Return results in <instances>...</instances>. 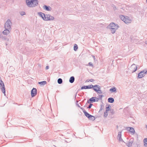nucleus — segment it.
<instances>
[{
	"label": "nucleus",
	"instance_id": "nucleus-1",
	"mask_svg": "<svg viewBox=\"0 0 147 147\" xmlns=\"http://www.w3.org/2000/svg\"><path fill=\"white\" fill-rule=\"evenodd\" d=\"M108 27L113 34L114 33L116 30L119 28V26L117 24H115L113 22L111 23Z\"/></svg>",
	"mask_w": 147,
	"mask_h": 147
},
{
	"label": "nucleus",
	"instance_id": "nucleus-2",
	"mask_svg": "<svg viewBox=\"0 0 147 147\" xmlns=\"http://www.w3.org/2000/svg\"><path fill=\"white\" fill-rule=\"evenodd\" d=\"M146 74H147V69H145L141 71L138 74V78H141L144 77Z\"/></svg>",
	"mask_w": 147,
	"mask_h": 147
},
{
	"label": "nucleus",
	"instance_id": "nucleus-3",
	"mask_svg": "<svg viewBox=\"0 0 147 147\" xmlns=\"http://www.w3.org/2000/svg\"><path fill=\"white\" fill-rule=\"evenodd\" d=\"M0 88L2 92L4 93V95H5V89L4 84L1 79L0 80Z\"/></svg>",
	"mask_w": 147,
	"mask_h": 147
},
{
	"label": "nucleus",
	"instance_id": "nucleus-4",
	"mask_svg": "<svg viewBox=\"0 0 147 147\" xmlns=\"http://www.w3.org/2000/svg\"><path fill=\"white\" fill-rule=\"evenodd\" d=\"M44 17L45 21L53 20L54 19V17L49 14H44Z\"/></svg>",
	"mask_w": 147,
	"mask_h": 147
},
{
	"label": "nucleus",
	"instance_id": "nucleus-5",
	"mask_svg": "<svg viewBox=\"0 0 147 147\" xmlns=\"http://www.w3.org/2000/svg\"><path fill=\"white\" fill-rule=\"evenodd\" d=\"M11 24L12 23L10 20L9 19H8L5 24V28L11 30Z\"/></svg>",
	"mask_w": 147,
	"mask_h": 147
},
{
	"label": "nucleus",
	"instance_id": "nucleus-6",
	"mask_svg": "<svg viewBox=\"0 0 147 147\" xmlns=\"http://www.w3.org/2000/svg\"><path fill=\"white\" fill-rule=\"evenodd\" d=\"M137 69V67L134 64H133L129 68V69L130 71L132 73H133L136 71Z\"/></svg>",
	"mask_w": 147,
	"mask_h": 147
},
{
	"label": "nucleus",
	"instance_id": "nucleus-7",
	"mask_svg": "<svg viewBox=\"0 0 147 147\" xmlns=\"http://www.w3.org/2000/svg\"><path fill=\"white\" fill-rule=\"evenodd\" d=\"M95 86H96V87L93 88V90L96 92L98 93L102 94V91L100 90V86L98 85H95Z\"/></svg>",
	"mask_w": 147,
	"mask_h": 147
},
{
	"label": "nucleus",
	"instance_id": "nucleus-8",
	"mask_svg": "<svg viewBox=\"0 0 147 147\" xmlns=\"http://www.w3.org/2000/svg\"><path fill=\"white\" fill-rule=\"evenodd\" d=\"M97 86H93L91 84L88 86H82L81 88V89H91L92 88H93H93L94 87H96Z\"/></svg>",
	"mask_w": 147,
	"mask_h": 147
},
{
	"label": "nucleus",
	"instance_id": "nucleus-9",
	"mask_svg": "<svg viewBox=\"0 0 147 147\" xmlns=\"http://www.w3.org/2000/svg\"><path fill=\"white\" fill-rule=\"evenodd\" d=\"M37 94V90L35 88H33L31 91V95L32 97L35 96Z\"/></svg>",
	"mask_w": 147,
	"mask_h": 147
},
{
	"label": "nucleus",
	"instance_id": "nucleus-10",
	"mask_svg": "<svg viewBox=\"0 0 147 147\" xmlns=\"http://www.w3.org/2000/svg\"><path fill=\"white\" fill-rule=\"evenodd\" d=\"M126 129L127 131H129L131 134L133 135L134 134L135 131L133 128L132 127H127L126 128Z\"/></svg>",
	"mask_w": 147,
	"mask_h": 147
},
{
	"label": "nucleus",
	"instance_id": "nucleus-11",
	"mask_svg": "<svg viewBox=\"0 0 147 147\" xmlns=\"http://www.w3.org/2000/svg\"><path fill=\"white\" fill-rule=\"evenodd\" d=\"M32 2L31 3L32 7H34L37 6L38 3V1L37 0H32Z\"/></svg>",
	"mask_w": 147,
	"mask_h": 147
},
{
	"label": "nucleus",
	"instance_id": "nucleus-12",
	"mask_svg": "<svg viewBox=\"0 0 147 147\" xmlns=\"http://www.w3.org/2000/svg\"><path fill=\"white\" fill-rule=\"evenodd\" d=\"M134 142V139L133 138H131L129 140L128 143L126 144L127 146L129 147H131L132 146V144Z\"/></svg>",
	"mask_w": 147,
	"mask_h": 147
},
{
	"label": "nucleus",
	"instance_id": "nucleus-13",
	"mask_svg": "<svg viewBox=\"0 0 147 147\" xmlns=\"http://www.w3.org/2000/svg\"><path fill=\"white\" fill-rule=\"evenodd\" d=\"M121 131H120L118 132V135L117 136V138H118V139L119 141H123V139L121 138Z\"/></svg>",
	"mask_w": 147,
	"mask_h": 147
},
{
	"label": "nucleus",
	"instance_id": "nucleus-14",
	"mask_svg": "<svg viewBox=\"0 0 147 147\" xmlns=\"http://www.w3.org/2000/svg\"><path fill=\"white\" fill-rule=\"evenodd\" d=\"M95 98L96 97H92L90 98L89 100H88L87 101V103H90V102H95Z\"/></svg>",
	"mask_w": 147,
	"mask_h": 147
},
{
	"label": "nucleus",
	"instance_id": "nucleus-15",
	"mask_svg": "<svg viewBox=\"0 0 147 147\" xmlns=\"http://www.w3.org/2000/svg\"><path fill=\"white\" fill-rule=\"evenodd\" d=\"M5 29L3 32V33L4 35H7L10 33L11 30L10 29H7V28Z\"/></svg>",
	"mask_w": 147,
	"mask_h": 147
},
{
	"label": "nucleus",
	"instance_id": "nucleus-16",
	"mask_svg": "<svg viewBox=\"0 0 147 147\" xmlns=\"http://www.w3.org/2000/svg\"><path fill=\"white\" fill-rule=\"evenodd\" d=\"M124 22L126 24L130 23L131 22V20L128 17L126 16L125 18Z\"/></svg>",
	"mask_w": 147,
	"mask_h": 147
},
{
	"label": "nucleus",
	"instance_id": "nucleus-17",
	"mask_svg": "<svg viewBox=\"0 0 147 147\" xmlns=\"http://www.w3.org/2000/svg\"><path fill=\"white\" fill-rule=\"evenodd\" d=\"M32 2V0H26V3L27 5L30 7H32L31 3Z\"/></svg>",
	"mask_w": 147,
	"mask_h": 147
},
{
	"label": "nucleus",
	"instance_id": "nucleus-18",
	"mask_svg": "<svg viewBox=\"0 0 147 147\" xmlns=\"http://www.w3.org/2000/svg\"><path fill=\"white\" fill-rule=\"evenodd\" d=\"M44 9H45L47 11H50L51 9V7L48 6L44 5L43 7Z\"/></svg>",
	"mask_w": 147,
	"mask_h": 147
},
{
	"label": "nucleus",
	"instance_id": "nucleus-19",
	"mask_svg": "<svg viewBox=\"0 0 147 147\" xmlns=\"http://www.w3.org/2000/svg\"><path fill=\"white\" fill-rule=\"evenodd\" d=\"M38 14L39 16L41 17L42 18L43 20H44V14H45V13L41 12H39L38 13Z\"/></svg>",
	"mask_w": 147,
	"mask_h": 147
},
{
	"label": "nucleus",
	"instance_id": "nucleus-20",
	"mask_svg": "<svg viewBox=\"0 0 147 147\" xmlns=\"http://www.w3.org/2000/svg\"><path fill=\"white\" fill-rule=\"evenodd\" d=\"M75 80V78L74 76H71V77L69 80V82L71 83H73Z\"/></svg>",
	"mask_w": 147,
	"mask_h": 147
},
{
	"label": "nucleus",
	"instance_id": "nucleus-21",
	"mask_svg": "<svg viewBox=\"0 0 147 147\" xmlns=\"http://www.w3.org/2000/svg\"><path fill=\"white\" fill-rule=\"evenodd\" d=\"M114 99L111 97L109 98L108 99V102L111 103H113L114 102Z\"/></svg>",
	"mask_w": 147,
	"mask_h": 147
},
{
	"label": "nucleus",
	"instance_id": "nucleus-22",
	"mask_svg": "<svg viewBox=\"0 0 147 147\" xmlns=\"http://www.w3.org/2000/svg\"><path fill=\"white\" fill-rule=\"evenodd\" d=\"M109 91L112 92H116V88L115 87H112L110 90Z\"/></svg>",
	"mask_w": 147,
	"mask_h": 147
},
{
	"label": "nucleus",
	"instance_id": "nucleus-23",
	"mask_svg": "<svg viewBox=\"0 0 147 147\" xmlns=\"http://www.w3.org/2000/svg\"><path fill=\"white\" fill-rule=\"evenodd\" d=\"M84 114L88 118L91 115L89 114L88 113H87L86 110H84Z\"/></svg>",
	"mask_w": 147,
	"mask_h": 147
},
{
	"label": "nucleus",
	"instance_id": "nucleus-24",
	"mask_svg": "<svg viewBox=\"0 0 147 147\" xmlns=\"http://www.w3.org/2000/svg\"><path fill=\"white\" fill-rule=\"evenodd\" d=\"M88 118L89 120H92V121L95 120V117L91 115Z\"/></svg>",
	"mask_w": 147,
	"mask_h": 147
},
{
	"label": "nucleus",
	"instance_id": "nucleus-25",
	"mask_svg": "<svg viewBox=\"0 0 147 147\" xmlns=\"http://www.w3.org/2000/svg\"><path fill=\"white\" fill-rule=\"evenodd\" d=\"M144 145L146 147L147 146V138H145L143 140Z\"/></svg>",
	"mask_w": 147,
	"mask_h": 147
},
{
	"label": "nucleus",
	"instance_id": "nucleus-26",
	"mask_svg": "<svg viewBox=\"0 0 147 147\" xmlns=\"http://www.w3.org/2000/svg\"><path fill=\"white\" fill-rule=\"evenodd\" d=\"M38 84L41 85H44L47 84V82L46 81H43L39 82Z\"/></svg>",
	"mask_w": 147,
	"mask_h": 147
},
{
	"label": "nucleus",
	"instance_id": "nucleus-27",
	"mask_svg": "<svg viewBox=\"0 0 147 147\" xmlns=\"http://www.w3.org/2000/svg\"><path fill=\"white\" fill-rule=\"evenodd\" d=\"M63 82L62 80L60 78H59L57 80V82L59 84H61Z\"/></svg>",
	"mask_w": 147,
	"mask_h": 147
},
{
	"label": "nucleus",
	"instance_id": "nucleus-28",
	"mask_svg": "<svg viewBox=\"0 0 147 147\" xmlns=\"http://www.w3.org/2000/svg\"><path fill=\"white\" fill-rule=\"evenodd\" d=\"M119 17L124 22L125 17L123 15H121L119 16Z\"/></svg>",
	"mask_w": 147,
	"mask_h": 147
},
{
	"label": "nucleus",
	"instance_id": "nucleus-29",
	"mask_svg": "<svg viewBox=\"0 0 147 147\" xmlns=\"http://www.w3.org/2000/svg\"><path fill=\"white\" fill-rule=\"evenodd\" d=\"M74 50L75 51H77L78 49V45L76 44H75L74 46Z\"/></svg>",
	"mask_w": 147,
	"mask_h": 147
},
{
	"label": "nucleus",
	"instance_id": "nucleus-30",
	"mask_svg": "<svg viewBox=\"0 0 147 147\" xmlns=\"http://www.w3.org/2000/svg\"><path fill=\"white\" fill-rule=\"evenodd\" d=\"M27 50V49H26L24 50L23 51V53L26 55L28 54V51Z\"/></svg>",
	"mask_w": 147,
	"mask_h": 147
},
{
	"label": "nucleus",
	"instance_id": "nucleus-31",
	"mask_svg": "<svg viewBox=\"0 0 147 147\" xmlns=\"http://www.w3.org/2000/svg\"><path fill=\"white\" fill-rule=\"evenodd\" d=\"M108 111H105L104 113V117H106L108 115Z\"/></svg>",
	"mask_w": 147,
	"mask_h": 147
},
{
	"label": "nucleus",
	"instance_id": "nucleus-32",
	"mask_svg": "<svg viewBox=\"0 0 147 147\" xmlns=\"http://www.w3.org/2000/svg\"><path fill=\"white\" fill-rule=\"evenodd\" d=\"M110 107L111 106H110L109 105L108 107H106V111L108 112L109 110H110Z\"/></svg>",
	"mask_w": 147,
	"mask_h": 147
},
{
	"label": "nucleus",
	"instance_id": "nucleus-33",
	"mask_svg": "<svg viewBox=\"0 0 147 147\" xmlns=\"http://www.w3.org/2000/svg\"><path fill=\"white\" fill-rule=\"evenodd\" d=\"M20 13L22 16H23L26 14L25 12L23 11L20 12Z\"/></svg>",
	"mask_w": 147,
	"mask_h": 147
},
{
	"label": "nucleus",
	"instance_id": "nucleus-34",
	"mask_svg": "<svg viewBox=\"0 0 147 147\" xmlns=\"http://www.w3.org/2000/svg\"><path fill=\"white\" fill-rule=\"evenodd\" d=\"M100 106V109L99 110V112L102 111V110L103 109V105H101Z\"/></svg>",
	"mask_w": 147,
	"mask_h": 147
},
{
	"label": "nucleus",
	"instance_id": "nucleus-35",
	"mask_svg": "<svg viewBox=\"0 0 147 147\" xmlns=\"http://www.w3.org/2000/svg\"><path fill=\"white\" fill-rule=\"evenodd\" d=\"M92 105H93L92 104L90 103L88 107L87 108L89 109L91 108Z\"/></svg>",
	"mask_w": 147,
	"mask_h": 147
},
{
	"label": "nucleus",
	"instance_id": "nucleus-36",
	"mask_svg": "<svg viewBox=\"0 0 147 147\" xmlns=\"http://www.w3.org/2000/svg\"><path fill=\"white\" fill-rule=\"evenodd\" d=\"M88 65L89 66H91L92 67H93V65L92 63L90 62L89 63Z\"/></svg>",
	"mask_w": 147,
	"mask_h": 147
},
{
	"label": "nucleus",
	"instance_id": "nucleus-37",
	"mask_svg": "<svg viewBox=\"0 0 147 147\" xmlns=\"http://www.w3.org/2000/svg\"><path fill=\"white\" fill-rule=\"evenodd\" d=\"M98 97H99V98H98L99 99H102V95H99L98 96Z\"/></svg>",
	"mask_w": 147,
	"mask_h": 147
},
{
	"label": "nucleus",
	"instance_id": "nucleus-38",
	"mask_svg": "<svg viewBox=\"0 0 147 147\" xmlns=\"http://www.w3.org/2000/svg\"><path fill=\"white\" fill-rule=\"evenodd\" d=\"M95 102L98 101L99 100V99L98 98H96H96H95Z\"/></svg>",
	"mask_w": 147,
	"mask_h": 147
},
{
	"label": "nucleus",
	"instance_id": "nucleus-39",
	"mask_svg": "<svg viewBox=\"0 0 147 147\" xmlns=\"http://www.w3.org/2000/svg\"><path fill=\"white\" fill-rule=\"evenodd\" d=\"M3 35L2 34V33L1 32H0V38H2Z\"/></svg>",
	"mask_w": 147,
	"mask_h": 147
},
{
	"label": "nucleus",
	"instance_id": "nucleus-40",
	"mask_svg": "<svg viewBox=\"0 0 147 147\" xmlns=\"http://www.w3.org/2000/svg\"><path fill=\"white\" fill-rule=\"evenodd\" d=\"M89 81L90 82H93L94 81V79H91L90 80H89Z\"/></svg>",
	"mask_w": 147,
	"mask_h": 147
},
{
	"label": "nucleus",
	"instance_id": "nucleus-41",
	"mask_svg": "<svg viewBox=\"0 0 147 147\" xmlns=\"http://www.w3.org/2000/svg\"><path fill=\"white\" fill-rule=\"evenodd\" d=\"M113 5V7L114 10H115L116 9H117L116 8V7L114 5Z\"/></svg>",
	"mask_w": 147,
	"mask_h": 147
},
{
	"label": "nucleus",
	"instance_id": "nucleus-42",
	"mask_svg": "<svg viewBox=\"0 0 147 147\" xmlns=\"http://www.w3.org/2000/svg\"><path fill=\"white\" fill-rule=\"evenodd\" d=\"M111 113L113 114L114 113V111L113 110H111Z\"/></svg>",
	"mask_w": 147,
	"mask_h": 147
},
{
	"label": "nucleus",
	"instance_id": "nucleus-43",
	"mask_svg": "<svg viewBox=\"0 0 147 147\" xmlns=\"http://www.w3.org/2000/svg\"><path fill=\"white\" fill-rule=\"evenodd\" d=\"M80 108L83 111V112L84 113V110H85L83 108H82V107H81Z\"/></svg>",
	"mask_w": 147,
	"mask_h": 147
},
{
	"label": "nucleus",
	"instance_id": "nucleus-44",
	"mask_svg": "<svg viewBox=\"0 0 147 147\" xmlns=\"http://www.w3.org/2000/svg\"><path fill=\"white\" fill-rule=\"evenodd\" d=\"M49 66H47L46 67V69H49Z\"/></svg>",
	"mask_w": 147,
	"mask_h": 147
},
{
	"label": "nucleus",
	"instance_id": "nucleus-45",
	"mask_svg": "<svg viewBox=\"0 0 147 147\" xmlns=\"http://www.w3.org/2000/svg\"><path fill=\"white\" fill-rule=\"evenodd\" d=\"M89 81H89V80H86V82H89Z\"/></svg>",
	"mask_w": 147,
	"mask_h": 147
},
{
	"label": "nucleus",
	"instance_id": "nucleus-46",
	"mask_svg": "<svg viewBox=\"0 0 147 147\" xmlns=\"http://www.w3.org/2000/svg\"><path fill=\"white\" fill-rule=\"evenodd\" d=\"M77 105H78V106L79 107H80L79 106V105H78V104H77Z\"/></svg>",
	"mask_w": 147,
	"mask_h": 147
},
{
	"label": "nucleus",
	"instance_id": "nucleus-47",
	"mask_svg": "<svg viewBox=\"0 0 147 147\" xmlns=\"http://www.w3.org/2000/svg\"><path fill=\"white\" fill-rule=\"evenodd\" d=\"M145 43L147 45V40L146 41Z\"/></svg>",
	"mask_w": 147,
	"mask_h": 147
},
{
	"label": "nucleus",
	"instance_id": "nucleus-48",
	"mask_svg": "<svg viewBox=\"0 0 147 147\" xmlns=\"http://www.w3.org/2000/svg\"><path fill=\"white\" fill-rule=\"evenodd\" d=\"M93 58H94V59H95V57L94 56H93Z\"/></svg>",
	"mask_w": 147,
	"mask_h": 147
},
{
	"label": "nucleus",
	"instance_id": "nucleus-49",
	"mask_svg": "<svg viewBox=\"0 0 147 147\" xmlns=\"http://www.w3.org/2000/svg\"><path fill=\"white\" fill-rule=\"evenodd\" d=\"M96 88V89H97V88Z\"/></svg>",
	"mask_w": 147,
	"mask_h": 147
}]
</instances>
